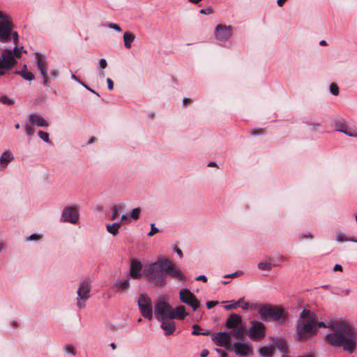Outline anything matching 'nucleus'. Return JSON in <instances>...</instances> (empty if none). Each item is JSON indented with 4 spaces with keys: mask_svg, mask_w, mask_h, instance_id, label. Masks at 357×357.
I'll list each match as a JSON object with an SVG mask.
<instances>
[{
    "mask_svg": "<svg viewBox=\"0 0 357 357\" xmlns=\"http://www.w3.org/2000/svg\"><path fill=\"white\" fill-rule=\"evenodd\" d=\"M333 331L327 334L325 340L332 347H341L349 354H353L357 349V331L344 321H335L329 324Z\"/></svg>",
    "mask_w": 357,
    "mask_h": 357,
    "instance_id": "nucleus-1",
    "label": "nucleus"
},
{
    "mask_svg": "<svg viewBox=\"0 0 357 357\" xmlns=\"http://www.w3.org/2000/svg\"><path fill=\"white\" fill-rule=\"evenodd\" d=\"M317 316L304 309L300 314L294 338L296 341L305 342L317 334L315 324Z\"/></svg>",
    "mask_w": 357,
    "mask_h": 357,
    "instance_id": "nucleus-2",
    "label": "nucleus"
},
{
    "mask_svg": "<svg viewBox=\"0 0 357 357\" xmlns=\"http://www.w3.org/2000/svg\"><path fill=\"white\" fill-rule=\"evenodd\" d=\"M166 263L167 259L161 258L144 268L145 276L155 287H162L166 284Z\"/></svg>",
    "mask_w": 357,
    "mask_h": 357,
    "instance_id": "nucleus-3",
    "label": "nucleus"
},
{
    "mask_svg": "<svg viewBox=\"0 0 357 357\" xmlns=\"http://www.w3.org/2000/svg\"><path fill=\"white\" fill-rule=\"evenodd\" d=\"M17 45H15L13 50L9 49H5L1 52V56L0 57V76L4 75L6 73V70L13 68L17 63L16 59L21 56L23 47H18Z\"/></svg>",
    "mask_w": 357,
    "mask_h": 357,
    "instance_id": "nucleus-4",
    "label": "nucleus"
},
{
    "mask_svg": "<svg viewBox=\"0 0 357 357\" xmlns=\"http://www.w3.org/2000/svg\"><path fill=\"white\" fill-rule=\"evenodd\" d=\"M13 24L10 19L0 10V42L6 43L12 38L15 45L19 43V36L13 31Z\"/></svg>",
    "mask_w": 357,
    "mask_h": 357,
    "instance_id": "nucleus-5",
    "label": "nucleus"
},
{
    "mask_svg": "<svg viewBox=\"0 0 357 357\" xmlns=\"http://www.w3.org/2000/svg\"><path fill=\"white\" fill-rule=\"evenodd\" d=\"M260 318L264 321L273 320L284 324L285 317L284 310L278 306L261 305L259 306Z\"/></svg>",
    "mask_w": 357,
    "mask_h": 357,
    "instance_id": "nucleus-6",
    "label": "nucleus"
},
{
    "mask_svg": "<svg viewBox=\"0 0 357 357\" xmlns=\"http://www.w3.org/2000/svg\"><path fill=\"white\" fill-rule=\"evenodd\" d=\"M227 328L230 329L232 337L242 339L245 335V326L243 323L242 318L236 314H231L225 323Z\"/></svg>",
    "mask_w": 357,
    "mask_h": 357,
    "instance_id": "nucleus-7",
    "label": "nucleus"
},
{
    "mask_svg": "<svg viewBox=\"0 0 357 357\" xmlns=\"http://www.w3.org/2000/svg\"><path fill=\"white\" fill-rule=\"evenodd\" d=\"M91 289V282L89 279L85 278L80 282L77 291V305L79 309L85 307V302L90 297Z\"/></svg>",
    "mask_w": 357,
    "mask_h": 357,
    "instance_id": "nucleus-8",
    "label": "nucleus"
},
{
    "mask_svg": "<svg viewBox=\"0 0 357 357\" xmlns=\"http://www.w3.org/2000/svg\"><path fill=\"white\" fill-rule=\"evenodd\" d=\"M250 324L251 326L248 331H245V334H247L253 341L258 342L264 339L266 336L265 325L263 323L255 320L251 321Z\"/></svg>",
    "mask_w": 357,
    "mask_h": 357,
    "instance_id": "nucleus-9",
    "label": "nucleus"
},
{
    "mask_svg": "<svg viewBox=\"0 0 357 357\" xmlns=\"http://www.w3.org/2000/svg\"><path fill=\"white\" fill-rule=\"evenodd\" d=\"M230 348L237 356L241 357L251 356L254 354L252 344L243 340L234 342Z\"/></svg>",
    "mask_w": 357,
    "mask_h": 357,
    "instance_id": "nucleus-10",
    "label": "nucleus"
},
{
    "mask_svg": "<svg viewBox=\"0 0 357 357\" xmlns=\"http://www.w3.org/2000/svg\"><path fill=\"white\" fill-rule=\"evenodd\" d=\"M173 308L164 301H159L155 305V316L160 321L163 319H172Z\"/></svg>",
    "mask_w": 357,
    "mask_h": 357,
    "instance_id": "nucleus-11",
    "label": "nucleus"
},
{
    "mask_svg": "<svg viewBox=\"0 0 357 357\" xmlns=\"http://www.w3.org/2000/svg\"><path fill=\"white\" fill-rule=\"evenodd\" d=\"M138 306L142 316L148 319L153 317V310L150 298L145 294H140L138 301Z\"/></svg>",
    "mask_w": 357,
    "mask_h": 357,
    "instance_id": "nucleus-12",
    "label": "nucleus"
},
{
    "mask_svg": "<svg viewBox=\"0 0 357 357\" xmlns=\"http://www.w3.org/2000/svg\"><path fill=\"white\" fill-rule=\"evenodd\" d=\"M179 298L182 303L190 305L193 310H196L200 304L196 296L188 289L180 291Z\"/></svg>",
    "mask_w": 357,
    "mask_h": 357,
    "instance_id": "nucleus-13",
    "label": "nucleus"
},
{
    "mask_svg": "<svg viewBox=\"0 0 357 357\" xmlns=\"http://www.w3.org/2000/svg\"><path fill=\"white\" fill-rule=\"evenodd\" d=\"M78 208L75 206H68L64 208L61 220L65 222L75 224L79 220Z\"/></svg>",
    "mask_w": 357,
    "mask_h": 357,
    "instance_id": "nucleus-14",
    "label": "nucleus"
},
{
    "mask_svg": "<svg viewBox=\"0 0 357 357\" xmlns=\"http://www.w3.org/2000/svg\"><path fill=\"white\" fill-rule=\"evenodd\" d=\"M231 335L226 331L213 333L212 335V341L218 347H224L227 349L230 348Z\"/></svg>",
    "mask_w": 357,
    "mask_h": 357,
    "instance_id": "nucleus-15",
    "label": "nucleus"
},
{
    "mask_svg": "<svg viewBox=\"0 0 357 357\" xmlns=\"http://www.w3.org/2000/svg\"><path fill=\"white\" fill-rule=\"evenodd\" d=\"M231 26H226L223 24H218L215 29V38L220 42H225L232 35Z\"/></svg>",
    "mask_w": 357,
    "mask_h": 357,
    "instance_id": "nucleus-16",
    "label": "nucleus"
},
{
    "mask_svg": "<svg viewBox=\"0 0 357 357\" xmlns=\"http://www.w3.org/2000/svg\"><path fill=\"white\" fill-rule=\"evenodd\" d=\"M165 268L166 275L169 273L172 277L180 281L185 280L183 273L167 259Z\"/></svg>",
    "mask_w": 357,
    "mask_h": 357,
    "instance_id": "nucleus-17",
    "label": "nucleus"
},
{
    "mask_svg": "<svg viewBox=\"0 0 357 357\" xmlns=\"http://www.w3.org/2000/svg\"><path fill=\"white\" fill-rule=\"evenodd\" d=\"M27 121L33 126L47 127L49 126L47 121L38 113L29 114Z\"/></svg>",
    "mask_w": 357,
    "mask_h": 357,
    "instance_id": "nucleus-18",
    "label": "nucleus"
},
{
    "mask_svg": "<svg viewBox=\"0 0 357 357\" xmlns=\"http://www.w3.org/2000/svg\"><path fill=\"white\" fill-rule=\"evenodd\" d=\"M36 59L37 67L40 73V75H45V73H47L48 66L46 56L43 54L36 52Z\"/></svg>",
    "mask_w": 357,
    "mask_h": 357,
    "instance_id": "nucleus-19",
    "label": "nucleus"
},
{
    "mask_svg": "<svg viewBox=\"0 0 357 357\" xmlns=\"http://www.w3.org/2000/svg\"><path fill=\"white\" fill-rule=\"evenodd\" d=\"M162 321L161 328L165 331L166 335H170L175 331V322L172 319L160 320Z\"/></svg>",
    "mask_w": 357,
    "mask_h": 357,
    "instance_id": "nucleus-20",
    "label": "nucleus"
},
{
    "mask_svg": "<svg viewBox=\"0 0 357 357\" xmlns=\"http://www.w3.org/2000/svg\"><path fill=\"white\" fill-rule=\"evenodd\" d=\"M258 353L261 357H273L275 353V347L272 344L260 347Z\"/></svg>",
    "mask_w": 357,
    "mask_h": 357,
    "instance_id": "nucleus-21",
    "label": "nucleus"
},
{
    "mask_svg": "<svg viewBox=\"0 0 357 357\" xmlns=\"http://www.w3.org/2000/svg\"><path fill=\"white\" fill-rule=\"evenodd\" d=\"M275 347L282 354H287L289 351V347L286 340L283 337H277L272 339Z\"/></svg>",
    "mask_w": 357,
    "mask_h": 357,
    "instance_id": "nucleus-22",
    "label": "nucleus"
},
{
    "mask_svg": "<svg viewBox=\"0 0 357 357\" xmlns=\"http://www.w3.org/2000/svg\"><path fill=\"white\" fill-rule=\"evenodd\" d=\"M188 315V313L185 312V307L183 305H179L176 308H173L172 319H177L183 320Z\"/></svg>",
    "mask_w": 357,
    "mask_h": 357,
    "instance_id": "nucleus-23",
    "label": "nucleus"
},
{
    "mask_svg": "<svg viewBox=\"0 0 357 357\" xmlns=\"http://www.w3.org/2000/svg\"><path fill=\"white\" fill-rule=\"evenodd\" d=\"M141 270H142L141 263L136 260L132 261L131 268H130V276L135 279L139 278L142 276Z\"/></svg>",
    "mask_w": 357,
    "mask_h": 357,
    "instance_id": "nucleus-24",
    "label": "nucleus"
},
{
    "mask_svg": "<svg viewBox=\"0 0 357 357\" xmlns=\"http://www.w3.org/2000/svg\"><path fill=\"white\" fill-rule=\"evenodd\" d=\"M13 160L14 156L10 151H4L0 156V168H5Z\"/></svg>",
    "mask_w": 357,
    "mask_h": 357,
    "instance_id": "nucleus-25",
    "label": "nucleus"
},
{
    "mask_svg": "<svg viewBox=\"0 0 357 357\" xmlns=\"http://www.w3.org/2000/svg\"><path fill=\"white\" fill-rule=\"evenodd\" d=\"M135 38L134 33L131 32H125L123 34V42L124 45L127 49H130L132 47V43Z\"/></svg>",
    "mask_w": 357,
    "mask_h": 357,
    "instance_id": "nucleus-26",
    "label": "nucleus"
},
{
    "mask_svg": "<svg viewBox=\"0 0 357 357\" xmlns=\"http://www.w3.org/2000/svg\"><path fill=\"white\" fill-rule=\"evenodd\" d=\"M16 74L20 75L23 79L29 81H32L35 79L32 73L26 70V66H24V69L21 71H17Z\"/></svg>",
    "mask_w": 357,
    "mask_h": 357,
    "instance_id": "nucleus-27",
    "label": "nucleus"
},
{
    "mask_svg": "<svg viewBox=\"0 0 357 357\" xmlns=\"http://www.w3.org/2000/svg\"><path fill=\"white\" fill-rule=\"evenodd\" d=\"M121 222H114L112 225L107 224V231L113 236H116L119 232V229L121 227Z\"/></svg>",
    "mask_w": 357,
    "mask_h": 357,
    "instance_id": "nucleus-28",
    "label": "nucleus"
},
{
    "mask_svg": "<svg viewBox=\"0 0 357 357\" xmlns=\"http://www.w3.org/2000/svg\"><path fill=\"white\" fill-rule=\"evenodd\" d=\"M130 286L129 278H126L123 280L116 281L114 284V287H116L119 290H126L128 289Z\"/></svg>",
    "mask_w": 357,
    "mask_h": 357,
    "instance_id": "nucleus-29",
    "label": "nucleus"
},
{
    "mask_svg": "<svg viewBox=\"0 0 357 357\" xmlns=\"http://www.w3.org/2000/svg\"><path fill=\"white\" fill-rule=\"evenodd\" d=\"M123 209L122 204L115 205L112 208V215L111 219L115 220L120 214V212Z\"/></svg>",
    "mask_w": 357,
    "mask_h": 357,
    "instance_id": "nucleus-30",
    "label": "nucleus"
},
{
    "mask_svg": "<svg viewBox=\"0 0 357 357\" xmlns=\"http://www.w3.org/2000/svg\"><path fill=\"white\" fill-rule=\"evenodd\" d=\"M193 331L192 332V335H208L209 334L208 331L206 332H202V329L200 326L197 324H195L192 326Z\"/></svg>",
    "mask_w": 357,
    "mask_h": 357,
    "instance_id": "nucleus-31",
    "label": "nucleus"
},
{
    "mask_svg": "<svg viewBox=\"0 0 357 357\" xmlns=\"http://www.w3.org/2000/svg\"><path fill=\"white\" fill-rule=\"evenodd\" d=\"M273 264L266 262V261H261L258 264V268L260 270H265V271H271L272 268L273 267Z\"/></svg>",
    "mask_w": 357,
    "mask_h": 357,
    "instance_id": "nucleus-32",
    "label": "nucleus"
},
{
    "mask_svg": "<svg viewBox=\"0 0 357 357\" xmlns=\"http://www.w3.org/2000/svg\"><path fill=\"white\" fill-rule=\"evenodd\" d=\"M337 131L341 132L349 137H357V131L354 130H344V129H337Z\"/></svg>",
    "mask_w": 357,
    "mask_h": 357,
    "instance_id": "nucleus-33",
    "label": "nucleus"
},
{
    "mask_svg": "<svg viewBox=\"0 0 357 357\" xmlns=\"http://www.w3.org/2000/svg\"><path fill=\"white\" fill-rule=\"evenodd\" d=\"M64 351H66V353H67L68 354H71L73 356L76 355L75 349L74 346L72 344H66L64 347Z\"/></svg>",
    "mask_w": 357,
    "mask_h": 357,
    "instance_id": "nucleus-34",
    "label": "nucleus"
},
{
    "mask_svg": "<svg viewBox=\"0 0 357 357\" xmlns=\"http://www.w3.org/2000/svg\"><path fill=\"white\" fill-rule=\"evenodd\" d=\"M141 212L140 208H135L130 212V218L133 220H137Z\"/></svg>",
    "mask_w": 357,
    "mask_h": 357,
    "instance_id": "nucleus-35",
    "label": "nucleus"
},
{
    "mask_svg": "<svg viewBox=\"0 0 357 357\" xmlns=\"http://www.w3.org/2000/svg\"><path fill=\"white\" fill-rule=\"evenodd\" d=\"M38 137L45 142H50L49 134L46 132L40 130L38 132Z\"/></svg>",
    "mask_w": 357,
    "mask_h": 357,
    "instance_id": "nucleus-36",
    "label": "nucleus"
},
{
    "mask_svg": "<svg viewBox=\"0 0 357 357\" xmlns=\"http://www.w3.org/2000/svg\"><path fill=\"white\" fill-rule=\"evenodd\" d=\"M33 126H32L29 122H26L25 126V130L28 135L32 136L34 134Z\"/></svg>",
    "mask_w": 357,
    "mask_h": 357,
    "instance_id": "nucleus-37",
    "label": "nucleus"
},
{
    "mask_svg": "<svg viewBox=\"0 0 357 357\" xmlns=\"http://www.w3.org/2000/svg\"><path fill=\"white\" fill-rule=\"evenodd\" d=\"M244 301V298H240L238 301H237L236 302H235L234 304H231V305H225V308L227 310H230L231 309H236L237 308L238 306H240V301Z\"/></svg>",
    "mask_w": 357,
    "mask_h": 357,
    "instance_id": "nucleus-38",
    "label": "nucleus"
},
{
    "mask_svg": "<svg viewBox=\"0 0 357 357\" xmlns=\"http://www.w3.org/2000/svg\"><path fill=\"white\" fill-rule=\"evenodd\" d=\"M330 91L331 93L334 96H337L339 94V87L338 86L335 84L332 83L330 85Z\"/></svg>",
    "mask_w": 357,
    "mask_h": 357,
    "instance_id": "nucleus-39",
    "label": "nucleus"
},
{
    "mask_svg": "<svg viewBox=\"0 0 357 357\" xmlns=\"http://www.w3.org/2000/svg\"><path fill=\"white\" fill-rule=\"evenodd\" d=\"M0 102H1L2 103H4V104H7V105H12V104H13L14 100L12 99H10L6 96H3L0 98Z\"/></svg>",
    "mask_w": 357,
    "mask_h": 357,
    "instance_id": "nucleus-40",
    "label": "nucleus"
},
{
    "mask_svg": "<svg viewBox=\"0 0 357 357\" xmlns=\"http://www.w3.org/2000/svg\"><path fill=\"white\" fill-rule=\"evenodd\" d=\"M158 232V229L157 227H155V224L152 223L151 225V231H149L148 235L150 236H152Z\"/></svg>",
    "mask_w": 357,
    "mask_h": 357,
    "instance_id": "nucleus-41",
    "label": "nucleus"
},
{
    "mask_svg": "<svg viewBox=\"0 0 357 357\" xmlns=\"http://www.w3.org/2000/svg\"><path fill=\"white\" fill-rule=\"evenodd\" d=\"M326 327H327V326L326 325V324L324 321H319L318 318L317 317V321L315 324L316 332H317L318 328H326Z\"/></svg>",
    "mask_w": 357,
    "mask_h": 357,
    "instance_id": "nucleus-42",
    "label": "nucleus"
},
{
    "mask_svg": "<svg viewBox=\"0 0 357 357\" xmlns=\"http://www.w3.org/2000/svg\"><path fill=\"white\" fill-rule=\"evenodd\" d=\"M108 27L110 29H112L118 32H121L122 31L121 27L118 24H114V23H109L108 24Z\"/></svg>",
    "mask_w": 357,
    "mask_h": 357,
    "instance_id": "nucleus-43",
    "label": "nucleus"
},
{
    "mask_svg": "<svg viewBox=\"0 0 357 357\" xmlns=\"http://www.w3.org/2000/svg\"><path fill=\"white\" fill-rule=\"evenodd\" d=\"M41 76L43 77L44 85L47 87L50 86V82L47 73H45V75H41Z\"/></svg>",
    "mask_w": 357,
    "mask_h": 357,
    "instance_id": "nucleus-44",
    "label": "nucleus"
},
{
    "mask_svg": "<svg viewBox=\"0 0 357 357\" xmlns=\"http://www.w3.org/2000/svg\"><path fill=\"white\" fill-rule=\"evenodd\" d=\"M218 303V301H208V302H206V305L208 309H211V308L215 307Z\"/></svg>",
    "mask_w": 357,
    "mask_h": 357,
    "instance_id": "nucleus-45",
    "label": "nucleus"
},
{
    "mask_svg": "<svg viewBox=\"0 0 357 357\" xmlns=\"http://www.w3.org/2000/svg\"><path fill=\"white\" fill-rule=\"evenodd\" d=\"M199 13L204 15H209L212 13V10L211 8H203L199 10Z\"/></svg>",
    "mask_w": 357,
    "mask_h": 357,
    "instance_id": "nucleus-46",
    "label": "nucleus"
},
{
    "mask_svg": "<svg viewBox=\"0 0 357 357\" xmlns=\"http://www.w3.org/2000/svg\"><path fill=\"white\" fill-rule=\"evenodd\" d=\"M215 351L220 354V357H227V352L222 349H215Z\"/></svg>",
    "mask_w": 357,
    "mask_h": 357,
    "instance_id": "nucleus-47",
    "label": "nucleus"
},
{
    "mask_svg": "<svg viewBox=\"0 0 357 357\" xmlns=\"http://www.w3.org/2000/svg\"><path fill=\"white\" fill-rule=\"evenodd\" d=\"M107 87L109 90H112L114 88V82L110 78L107 79Z\"/></svg>",
    "mask_w": 357,
    "mask_h": 357,
    "instance_id": "nucleus-48",
    "label": "nucleus"
},
{
    "mask_svg": "<svg viewBox=\"0 0 357 357\" xmlns=\"http://www.w3.org/2000/svg\"><path fill=\"white\" fill-rule=\"evenodd\" d=\"M99 65H100V67L102 68V69H104L107 67V61L105 59H101L99 61Z\"/></svg>",
    "mask_w": 357,
    "mask_h": 357,
    "instance_id": "nucleus-49",
    "label": "nucleus"
},
{
    "mask_svg": "<svg viewBox=\"0 0 357 357\" xmlns=\"http://www.w3.org/2000/svg\"><path fill=\"white\" fill-rule=\"evenodd\" d=\"M80 84L84 86L86 89H87L88 91L92 92L93 93H95L96 94L97 96H99V94L98 93H96L95 91H93V89H91L90 87H89L87 85H86L84 82H80Z\"/></svg>",
    "mask_w": 357,
    "mask_h": 357,
    "instance_id": "nucleus-50",
    "label": "nucleus"
},
{
    "mask_svg": "<svg viewBox=\"0 0 357 357\" xmlns=\"http://www.w3.org/2000/svg\"><path fill=\"white\" fill-rule=\"evenodd\" d=\"M208 351L207 349H203L200 354L201 357H207L208 356Z\"/></svg>",
    "mask_w": 357,
    "mask_h": 357,
    "instance_id": "nucleus-51",
    "label": "nucleus"
},
{
    "mask_svg": "<svg viewBox=\"0 0 357 357\" xmlns=\"http://www.w3.org/2000/svg\"><path fill=\"white\" fill-rule=\"evenodd\" d=\"M196 280H197V281L202 280V281H204V282H206L207 281V278H206V277L205 275H201L198 276L196 278Z\"/></svg>",
    "mask_w": 357,
    "mask_h": 357,
    "instance_id": "nucleus-52",
    "label": "nucleus"
},
{
    "mask_svg": "<svg viewBox=\"0 0 357 357\" xmlns=\"http://www.w3.org/2000/svg\"><path fill=\"white\" fill-rule=\"evenodd\" d=\"M333 270L335 271H342V267L340 264H336L334 266Z\"/></svg>",
    "mask_w": 357,
    "mask_h": 357,
    "instance_id": "nucleus-53",
    "label": "nucleus"
},
{
    "mask_svg": "<svg viewBox=\"0 0 357 357\" xmlns=\"http://www.w3.org/2000/svg\"><path fill=\"white\" fill-rule=\"evenodd\" d=\"M71 78H72L73 79H74L75 81H76L77 82L79 83V84H80V82H82L79 79V78H78L76 75H75L74 74H72V75H71Z\"/></svg>",
    "mask_w": 357,
    "mask_h": 357,
    "instance_id": "nucleus-54",
    "label": "nucleus"
},
{
    "mask_svg": "<svg viewBox=\"0 0 357 357\" xmlns=\"http://www.w3.org/2000/svg\"><path fill=\"white\" fill-rule=\"evenodd\" d=\"M237 275V273H234L231 274H228L224 276V278H234Z\"/></svg>",
    "mask_w": 357,
    "mask_h": 357,
    "instance_id": "nucleus-55",
    "label": "nucleus"
},
{
    "mask_svg": "<svg viewBox=\"0 0 357 357\" xmlns=\"http://www.w3.org/2000/svg\"><path fill=\"white\" fill-rule=\"evenodd\" d=\"M286 0H278L277 1V3L278 5L281 7L284 5V2H285Z\"/></svg>",
    "mask_w": 357,
    "mask_h": 357,
    "instance_id": "nucleus-56",
    "label": "nucleus"
},
{
    "mask_svg": "<svg viewBox=\"0 0 357 357\" xmlns=\"http://www.w3.org/2000/svg\"><path fill=\"white\" fill-rule=\"evenodd\" d=\"M249 307V303L248 302H245L243 303V305L241 306V307L243 309V310H247Z\"/></svg>",
    "mask_w": 357,
    "mask_h": 357,
    "instance_id": "nucleus-57",
    "label": "nucleus"
},
{
    "mask_svg": "<svg viewBox=\"0 0 357 357\" xmlns=\"http://www.w3.org/2000/svg\"><path fill=\"white\" fill-rule=\"evenodd\" d=\"M36 238H38V236L36 234H31L29 237V240H34V239H36Z\"/></svg>",
    "mask_w": 357,
    "mask_h": 357,
    "instance_id": "nucleus-58",
    "label": "nucleus"
},
{
    "mask_svg": "<svg viewBox=\"0 0 357 357\" xmlns=\"http://www.w3.org/2000/svg\"><path fill=\"white\" fill-rule=\"evenodd\" d=\"M312 238L313 236L312 235L311 233H308L307 234H305L303 236V238Z\"/></svg>",
    "mask_w": 357,
    "mask_h": 357,
    "instance_id": "nucleus-59",
    "label": "nucleus"
},
{
    "mask_svg": "<svg viewBox=\"0 0 357 357\" xmlns=\"http://www.w3.org/2000/svg\"><path fill=\"white\" fill-rule=\"evenodd\" d=\"M337 241L339 242H342L344 241V238L343 237H342V236L338 235L337 236Z\"/></svg>",
    "mask_w": 357,
    "mask_h": 357,
    "instance_id": "nucleus-60",
    "label": "nucleus"
},
{
    "mask_svg": "<svg viewBox=\"0 0 357 357\" xmlns=\"http://www.w3.org/2000/svg\"><path fill=\"white\" fill-rule=\"evenodd\" d=\"M190 3H195V4H197L198 3H199L200 1H202V0H188Z\"/></svg>",
    "mask_w": 357,
    "mask_h": 357,
    "instance_id": "nucleus-61",
    "label": "nucleus"
},
{
    "mask_svg": "<svg viewBox=\"0 0 357 357\" xmlns=\"http://www.w3.org/2000/svg\"><path fill=\"white\" fill-rule=\"evenodd\" d=\"M176 252H177V254L179 255V257H182V256H183V252H182V251H181L180 249H178H178L176 250Z\"/></svg>",
    "mask_w": 357,
    "mask_h": 357,
    "instance_id": "nucleus-62",
    "label": "nucleus"
},
{
    "mask_svg": "<svg viewBox=\"0 0 357 357\" xmlns=\"http://www.w3.org/2000/svg\"><path fill=\"white\" fill-rule=\"evenodd\" d=\"M96 141V138L94 137H92L90 138V139L89 140V144H92L93 142H94Z\"/></svg>",
    "mask_w": 357,
    "mask_h": 357,
    "instance_id": "nucleus-63",
    "label": "nucleus"
},
{
    "mask_svg": "<svg viewBox=\"0 0 357 357\" xmlns=\"http://www.w3.org/2000/svg\"><path fill=\"white\" fill-rule=\"evenodd\" d=\"M319 45L322 46L327 45V43L325 40H321Z\"/></svg>",
    "mask_w": 357,
    "mask_h": 357,
    "instance_id": "nucleus-64",
    "label": "nucleus"
}]
</instances>
